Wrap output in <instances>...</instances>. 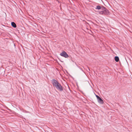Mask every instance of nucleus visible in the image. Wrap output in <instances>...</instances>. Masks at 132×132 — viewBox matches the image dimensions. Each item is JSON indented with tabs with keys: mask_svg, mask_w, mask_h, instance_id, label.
Segmentation results:
<instances>
[{
	"mask_svg": "<svg viewBox=\"0 0 132 132\" xmlns=\"http://www.w3.org/2000/svg\"><path fill=\"white\" fill-rule=\"evenodd\" d=\"M53 86L55 88L61 92L63 91V89L62 86L57 80L53 79L51 80Z\"/></svg>",
	"mask_w": 132,
	"mask_h": 132,
	"instance_id": "f257e3e1",
	"label": "nucleus"
},
{
	"mask_svg": "<svg viewBox=\"0 0 132 132\" xmlns=\"http://www.w3.org/2000/svg\"><path fill=\"white\" fill-rule=\"evenodd\" d=\"M99 13L102 15H109V11L106 9L104 11H100Z\"/></svg>",
	"mask_w": 132,
	"mask_h": 132,
	"instance_id": "f03ea898",
	"label": "nucleus"
},
{
	"mask_svg": "<svg viewBox=\"0 0 132 132\" xmlns=\"http://www.w3.org/2000/svg\"><path fill=\"white\" fill-rule=\"evenodd\" d=\"M60 55L63 57L66 58H68L69 57V55L67 54V53L64 51H63L60 54Z\"/></svg>",
	"mask_w": 132,
	"mask_h": 132,
	"instance_id": "7ed1b4c3",
	"label": "nucleus"
},
{
	"mask_svg": "<svg viewBox=\"0 0 132 132\" xmlns=\"http://www.w3.org/2000/svg\"><path fill=\"white\" fill-rule=\"evenodd\" d=\"M96 96L97 98L98 102L101 104H103L104 103V102L100 96L97 95H96Z\"/></svg>",
	"mask_w": 132,
	"mask_h": 132,
	"instance_id": "20e7f679",
	"label": "nucleus"
},
{
	"mask_svg": "<svg viewBox=\"0 0 132 132\" xmlns=\"http://www.w3.org/2000/svg\"><path fill=\"white\" fill-rule=\"evenodd\" d=\"M11 26L14 28H15L16 27V25L15 23L14 22H11Z\"/></svg>",
	"mask_w": 132,
	"mask_h": 132,
	"instance_id": "39448f33",
	"label": "nucleus"
},
{
	"mask_svg": "<svg viewBox=\"0 0 132 132\" xmlns=\"http://www.w3.org/2000/svg\"><path fill=\"white\" fill-rule=\"evenodd\" d=\"M115 60L116 62H118L119 61V58L118 56H116L115 57Z\"/></svg>",
	"mask_w": 132,
	"mask_h": 132,
	"instance_id": "423d86ee",
	"label": "nucleus"
},
{
	"mask_svg": "<svg viewBox=\"0 0 132 132\" xmlns=\"http://www.w3.org/2000/svg\"><path fill=\"white\" fill-rule=\"evenodd\" d=\"M101 9L102 11H104V10H105V9H106V8H105V7L103 6H101Z\"/></svg>",
	"mask_w": 132,
	"mask_h": 132,
	"instance_id": "0eeeda50",
	"label": "nucleus"
},
{
	"mask_svg": "<svg viewBox=\"0 0 132 132\" xmlns=\"http://www.w3.org/2000/svg\"><path fill=\"white\" fill-rule=\"evenodd\" d=\"M101 7L100 6H96V9L98 10H100L101 9Z\"/></svg>",
	"mask_w": 132,
	"mask_h": 132,
	"instance_id": "6e6552de",
	"label": "nucleus"
}]
</instances>
